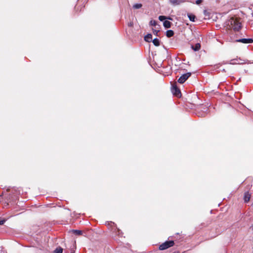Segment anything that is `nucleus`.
<instances>
[{
	"label": "nucleus",
	"instance_id": "f257e3e1",
	"mask_svg": "<svg viewBox=\"0 0 253 253\" xmlns=\"http://www.w3.org/2000/svg\"><path fill=\"white\" fill-rule=\"evenodd\" d=\"M227 28L232 29L234 31H239L242 28L240 19L237 17H231L227 22Z\"/></svg>",
	"mask_w": 253,
	"mask_h": 253
},
{
	"label": "nucleus",
	"instance_id": "f03ea898",
	"mask_svg": "<svg viewBox=\"0 0 253 253\" xmlns=\"http://www.w3.org/2000/svg\"><path fill=\"white\" fill-rule=\"evenodd\" d=\"M6 191H10L12 193L11 196L10 195V194L8 195L9 198L8 201L9 202L15 200L17 199L18 195L19 194V192L16 190L14 188H12L11 190L10 189H8Z\"/></svg>",
	"mask_w": 253,
	"mask_h": 253
},
{
	"label": "nucleus",
	"instance_id": "7ed1b4c3",
	"mask_svg": "<svg viewBox=\"0 0 253 253\" xmlns=\"http://www.w3.org/2000/svg\"><path fill=\"white\" fill-rule=\"evenodd\" d=\"M174 245V242L173 241H166L159 246V249L160 250H165L172 247Z\"/></svg>",
	"mask_w": 253,
	"mask_h": 253
},
{
	"label": "nucleus",
	"instance_id": "20e7f679",
	"mask_svg": "<svg viewBox=\"0 0 253 253\" xmlns=\"http://www.w3.org/2000/svg\"><path fill=\"white\" fill-rule=\"evenodd\" d=\"M112 226V231L113 233L115 234V235L118 236L119 237H122L123 232L119 229L116 226V225L113 222L111 223Z\"/></svg>",
	"mask_w": 253,
	"mask_h": 253
},
{
	"label": "nucleus",
	"instance_id": "39448f33",
	"mask_svg": "<svg viewBox=\"0 0 253 253\" xmlns=\"http://www.w3.org/2000/svg\"><path fill=\"white\" fill-rule=\"evenodd\" d=\"M191 76V73L190 72L184 74L180 77L177 82L180 84H183Z\"/></svg>",
	"mask_w": 253,
	"mask_h": 253
},
{
	"label": "nucleus",
	"instance_id": "423d86ee",
	"mask_svg": "<svg viewBox=\"0 0 253 253\" xmlns=\"http://www.w3.org/2000/svg\"><path fill=\"white\" fill-rule=\"evenodd\" d=\"M172 92L174 95L178 97L181 96V91L180 89L177 87L176 84H174L172 85Z\"/></svg>",
	"mask_w": 253,
	"mask_h": 253
},
{
	"label": "nucleus",
	"instance_id": "0eeeda50",
	"mask_svg": "<svg viewBox=\"0 0 253 253\" xmlns=\"http://www.w3.org/2000/svg\"><path fill=\"white\" fill-rule=\"evenodd\" d=\"M235 42H241V43H245V44L251 43L253 42V39H250H250H241L236 40L235 41Z\"/></svg>",
	"mask_w": 253,
	"mask_h": 253
},
{
	"label": "nucleus",
	"instance_id": "6e6552de",
	"mask_svg": "<svg viewBox=\"0 0 253 253\" xmlns=\"http://www.w3.org/2000/svg\"><path fill=\"white\" fill-rule=\"evenodd\" d=\"M251 197V194L247 192L245 193L244 196V200L245 203H248L250 201Z\"/></svg>",
	"mask_w": 253,
	"mask_h": 253
},
{
	"label": "nucleus",
	"instance_id": "1a4fd4ad",
	"mask_svg": "<svg viewBox=\"0 0 253 253\" xmlns=\"http://www.w3.org/2000/svg\"><path fill=\"white\" fill-rule=\"evenodd\" d=\"M169 1L173 5H178L185 2V0H169Z\"/></svg>",
	"mask_w": 253,
	"mask_h": 253
},
{
	"label": "nucleus",
	"instance_id": "9d476101",
	"mask_svg": "<svg viewBox=\"0 0 253 253\" xmlns=\"http://www.w3.org/2000/svg\"><path fill=\"white\" fill-rule=\"evenodd\" d=\"M144 40L147 42H151L152 41V36L151 34H148L144 37Z\"/></svg>",
	"mask_w": 253,
	"mask_h": 253
},
{
	"label": "nucleus",
	"instance_id": "9b49d317",
	"mask_svg": "<svg viewBox=\"0 0 253 253\" xmlns=\"http://www.w3.org/2000/svg\"><path fill=\"white\" fill-rule=\"evenodd\" d=\"M191 47L194 51H198L201 48V44L200 43H197L195 45H192Z\"/></svg>",
	"mask_w": 253,
	"mask_h": 253
},
{
	"label": "nucleus",
	"instance_id": "f8f14e48",
	"mask_svg": "<svg viewBox=\"0 0 253 253\" xmlns=\"http://www.w3.org/2000/svg\"><path fill=\"white\" fill-rule=\"evenodd\" d=\"M239 60H241L240 59H233L230 61L229 63L232 65L239 64L240 63Z\"/></svg>",
	"mask_w": 253,
	"mask_h": 253
},
{
	"label": "nucleus",
	"instance_id": "ddd939ff",
	"mask_svg": "<svg viewBox=\"0 0 253 253\" xmlns=\"http://www.w3.org/2000/svg\"><path fill=\"white\" fill-rule=\"evenodd\" d=\"M187 15H188V17L190 21H191L192 22L195 21V19H196V17L195 15H194L192 13H188Z\"/></svg>",
	"mask_w": 253,
	"mask_h": 253
},
{
	"label": "nucleus",
	"instance_id": "4468645a",
	"mask_svg": "<svg viewBox=\"0 0 253 253\" xmlns=\"http://www.w3.org/2000/svg\"><path fill=\"white\" fill-rule=\"evenodd\" d=\"M174 35V32L172 30H169L166 32V36L168 38H170Z\"/></svg>",
	"mask_w": 253,
	"mask_h": 253
},
{
	"label": "nucleus",
	"instance_id": "2eb2a0df",
	"mask_svg": "<svg viewBox=\"0 0 253 253\" xmlns=\"http://www.w3.org/2000/svg\"><path fill=\"white\" fill-rule=\"evenodd\" d=\"M164 26L166 28H169L171 27V23L170 22L166 20L163 23Z\"/></svg>",
	"mask_w": 253,
	"mask_h": 253
},
{
	"label": "nucleus",
	"instance_id": "dca6fc26",
	"mask_svg": "<svg viewBox=\"0 0 253 253\" xmlns=\"http://www.w3.org/2000/svg\"><path fill=\"white\" fill-rule=\"evenodd\" d=\"M152 42L153 43V44L156 46H158L160 45V41L158 39H154L153 41H152Z\"/></svg>",
	"mask_w": 253,
	"mask_h": 253
},
{
	"label": "nucleus",
	"instance_id": "f3484780",
	"mask_svg": "<svg viewBox=\"0 0 253 253\" xmlns=\"http://www.w3.org/2000/svg\"><path fill=\"white\" fill-rule=\"evenodd\" d=\"M62 252H63V249L60 247L57 248L54 251V253H62Z\"/></svg>",
	"mask_w": 253,
	"mask_h": 253
},
{
	"label": "nucleus",
	"instance_id": "a211bd4d",
	"mask_svg": "<svg viewBox=\"0 0 253 253\" xmlns=\"http://www.w3.org/2000/svg\"><path fill=\"white\" fill-rule=\"evenodd\" d=\"M169 19V20H172V18H170V17H167L166 16H160L159 17V19L160 20V21H163L165 19Z\"/></svg>",
	"mask_w": 253,
	"mask_h": 253
},
{
	"label": "nucleus",
	"instance_id": "6ab92c4d",
	"mask_svg": "<svg viewBox=\"0 0 253 253\" xmlns=\"http://www.w3.org/2000/svg\"><path fill=\"white\" fill-rule=\"evenodd\" d=\"M73 232L77 235H81L82 234V231L79 230H73Z\"/></svg>",
	"mask_w": 253,
	"mask_h": 253
},
{
	"label": "nucleus",
	"instance_id": "aec40b11",
	"mask_svg": "<svg viewBox=\"0 0 253 253\" xmlns=\"http://www.w3.org/2000/svg\"><path fill=\"white\" fill-rule=\"evenodd\" d=\"M142 5L141 3H136L133 5V8L134 9H139L142 7Z\"/></svg>",
	"mask_w": 253,
	"mask_h": 253
},
{
	"label": "nucleus",
	"instance_id": "412c9836",
	"mask_svg": "<svg viewBox=\"0 0 253 253\" xmlns=\"http://www.w3.org/2000/svg\"><path fill=\"white\" fill-rule=\"evenodd\" d=\"M150 25L153 26H156L157 25V21L155 20H151L150 21Z\"/></svg>",
	"mask_w": 253,
	"mask_h": 253
},
{
	"label": "nucleus",
	"instance_id": "4be33fe9",
	"mask_svg": "<svg viewBox=\"0 0 253 253\" xmlns=\"http://www.w3.org/2000/svg\"><path fill=\"white\" fill-rule=\"evenodd\" d=\"M159 30L156 29H153V32L154 35L158 36V33H159Z\"/></svg>",
	"mask_w": 253,
	"mask_h": 253
},
{
	"label": "nucleus",
	"instance_id": "5701e85b",
	"mask_svg": "<svg viewBox=\"0 0 253 253\" xmlns=\"http://www.w3.org/2000/svg\"><path fill=\"white\" fill-rule=\"evenodd\" d=\"M203 0H197L196 1V3L198 5L201 4L203 2Z\"/></svg>",
	"mask_w": 253,
	"mask_h": 253
},
{
	"label": "nucleus",
	"instance_id": "b1692460",
	"mask_svg": "<svg viewBox=\"0 0 253 253\" xmlns=\"http://www.w3.org/2000/svg\"><path fill=\"white\" fill-rule=\"evenodd\" d=\"M4 221L3 220H0V225H2L3 223H4Z\"/></svg>",
	"mask_w": 253,
	"mask_h": 253
},
{
	"label": "nucleus",
	"instance_id": "393cba45",
	"mask_svg": "<svg viewBox=\"0 0 253 253\" xmlns=\"http://www.w3.org/2000/svg\"><path fill=\"white\" fill-rule=\"evenodd\" d=\"M132 25H133V24L132 23H130L128 24V26H132Z\"/></svg>",
	"mask_w": 253,
	"mask_h": 253
},
{
	"label": "nucleus",
	"instance_id": "a878e982",
	"mask_svg": "<svg viewBox=\"0 0 253 253\" xmlns=\"http://www.w3.org/2000/svg\"><path fill=\"white\" fill-rule=\"evenodd\" d=\"M2 196H3V193H2L0 195V199L2 197Z\"/></svg>",
	"mask_w": 253,
	"mask_h": 253
},
{
	"label": "nucleus",
	"instance_id": "bb28decb",
	"mask_svg": "<svg viewBox=\"0 0 253 253\" xmlns=\"http://www.w3.org/2000/svg\"><path fill=\"white\" fill-rule=\"evenodd\" d=\"M173 253H179V252H178V251H176V252H173Z\"/></svg>",
	"mask_w": 253,
	"mask_h": 253
},
{
	"label": "nucleus",
	"instance_id": "cd10ccee",
	"mask_svg": "<svg viewBox=\"0 0 253 253\" xmlns=\"http://www.w3.org/2000/svg\"><path fill=\"white\" fill-rule=\"evenodd\" d=\"M252 206H253V204H252Z\"/></svg>",
	"mask_w": 253,
	"mask_h": 253
}]
</instances>
